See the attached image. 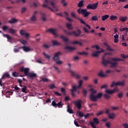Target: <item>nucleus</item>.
<instances>
[{
    "label": "nucleus",
    "instance_id": "f257e3e1",
    "mask_svg": "<svg viewBox=\"0 0 128 128\" xmlns=\"http://www.w3.org/2000/svg\"><path fill=\"white\" fill-rule=\"evenodd\" d=\"M110 53L106 52L104 54V55L102 56V64L106 66L108 64H110V68H116L118 64V62H120L122 60L118 58H111L110 60H106V56L110 55Z\"/></svg>",
    "mask_w": 128,
    "mask_h": 128
},
{
    "label": "nucleus",
    "instance_id": "f03ea898",
    "mask_svg": "<svg viewBox=\"0 0 128 128\" xmlns=\"http://www.w3.org/2000/svg\"><path fill=\"white\" fill-rule=\"evenodd\" d=\"M43 8H48L52 12H58V6L54 2L50 0H45L44 1V4L42 5Z\"/></svg>",
    "mask_w": 128,
    "mask_h": 128
},
{
    "label": "nucleus",
    "instance_id": "7ed1b4c3",
    "mask_svg": "<svg viewBox=\"0 0 128 128\" xmlns=\"http://www.w3.org/2000/svg\"><path fill=\"white\" fill-rule=\"evenodd\" d=\"M69 72H70L71 76L74 78H76V80H80L82 78L84 80H89L88 76H82V75L80 74V72L76 70H70Z\"/></svg>",
    "mask_w": 128,
    "mask_h": 128
},
{
    "label": "nucleus",
    "instance_id": "20e7f679",
    "mask_svg": "<svg viewBox=\"0 0 128 128\" xmlns=\"http://www.w3.org/2000/svg\"><path fill=\"white\" fill-rule=\"evenodd\" d=\"M114 86H126V82H112V84L110 85L111 88H113Z\"/></svg>",
    "mask_w": 128,
    "mask_h": 128
},
{
    "label": "nucleus",
    "instance_id": "39448f33",
    "mask_svg": "<svg viewBox=\"0 0 128 128\" xmlns=\"http://www.w3.org/2000/svg\"><path fill=\"white\" fill-rule=\"evenodd\" d=\"M98 6V2L93 4H89L86 6V8L87 10H96Z\"/></svg>",
    "mask_w": 128,
    "mask_h": 128
},
{
    "label": "nucleus",
    "instance_id": "423d86ee",
    "mask_svg": "<svg viewBox=\"0 0 128 128\" xmlns=\"http://www.w3.org/2000/svg\"><path fill=\"white\" fill-rule=\"evenodd\" d=\"M20 70L21 72H24L25 76H28V74H30L28 73L30 72V68H24V66L20 68Z\"/></svg>",
    "mask_w": 128,
    "mask_h": 128
},
{
    "label": "nucleus",
    "instance_id": "0eeeda50",
    "mask_svg": "<svg viewBox=\"0 0 128 128\" xmlns=\"http://www.w3.org/2000/svg\"><path fill=\"white\" fill-rule=\"evenodd\" d=\"M119 90L118 88L117 87H116L112 90L108 89L106 90V92L108 94H114V92H118Z\"/></svg>",
    "mask_w": 128,
    "mask_h": 128
},
{
    "label": "nucleus",
    "instance_id": "6e6552de",
    "mask_svg": "<svg viewBox=\"0 0 128 128\" xmlns=\"http://www.w3.org/2000/svg\"><path fill=\"white\" fill-rule=\"evenodd\" d=\"M82 34V31L80 29H78L76 31H72V35L76 38L80 36Z\"/></svg>",
    "mask_w": 128,
    "mask_h": 128
},
{
    "label": "nucleus",
    "instance_id": "1a4fd4ad",
    "mask_svg": "<svg viewBox=\"0 0 128 128\" xmlns=\"http://www.w3.org/2000/svg\"><path fill=\"white\" fill-rule=\"evenodd\" d=\"M74 104L75 106L78 110L82 108V100H79L78 101L74 102Z\"/></svg>",
    "mask_w": 128,
    "mask_h": 128
},
{
    "label": "nucleus",
    "instance_id": "9d476101",
    "mask_svg": "<svg viewBox=\"0 0 128 128\" xmlns=\"http://www.w3.org/2000/svg\"><path fill=\"white\" fill-rule=\"evenodd\" d=\"M52 106L54 108H56V106H58V108H62V102H58V104L56 102L55 100H53L52 102Z\"/></svg>",
    "mask_w": 128,
    "mask_h": 128
},
{
    "label": "nucleus",
    "instance_id": "9b49d317",
    "mask_svg": "<svg viewBox=\"0 0 128 128\" xmlns=\"http://www.w3.org/2000/svg\"><path fill=\"white\" fill-rule=\"evenodd\" d=\"M12 77H10V73L8 72H6L4 74L1 78H0V80H6V78H10Z\"/></svg>",
    "mask_w": 128,
    "mask_h": 128
},
{
    "label": "nucleus",
    "instance_id": "f8f14e48",
    "mask_svg": "<svg viewBox=\"0 0 128 128\" xmlns=\"http://www.w3.org/2000/svg\"><path fill=\"white\" fill-rule=\"evenodd\" d=\"M38 12L36 11L34 12L32 16L30 18V20L31 22H36L38 18H36V14Z\"/></svg>",
    "mask_w": 128,
    "mask_h": 128
},
{
    "label": "nucleus",
    "instance_id": "ddd939ff",
    "mask_svg": "<svg viewBox=\"0 0 128 128\" xmlns=\"http://www.w3.org/2000/svg\"><path fill=\"white\" fill-rule=\"evenodd\" d=\"M82 14L84 16V18H86L90 14V12H88L86 9H84V10H82Z\"/></svg>",
    "mask_w": 128,
    "mask_h": 128
},
{
    "label": "nucleus",
    "instance_id": "4468645a",
    "mask_svg": "<svg viewBox=\"0 0 128 128\" xmlns=\"http://www.w3.org/2000/svg\"><path fill=\"white\" fill-rule=\"evenodd\" d=\"M28 76L30 80H34V78H36L38 76V75L36 73L30 72L28 74Z\"/></svg>",
    "mask_w": 128,
    "mask_h": 128
},
{
    "label": "nucleus",
    "instance_id": "2eb2a0df",
    "mask_svg": "<svg viewBox=\"0 0 128 128\" xmlns=\"http://www.w3.org/2000/svg\"><path fill=\"white\" fill-rule=\"evenodd\" d=\"M20 34H21V36H24L26 38H28V36H30V34L26 32V31L24 30H20Z\"/></svg>",
    "mask_w": 128,
    "mask_h": 128
},
{
    "label": "nucleus",
    "instance_id": "dca6fc26",
    "mask_svg": "<svg viewBox=\"0 0 128 128\" xmlns=\"http://www.w3.org/2000/svg\"><path fill=\"white\" fill-rule=\"evenodd\" d=\"M104 50L101 49L100 51H96L94 52V53L92 54V56H98L100 55V52H104Z\"/></svg>",
    "mask_w": 128,
    "mask_h": 128
},
{
    "label": "nucleus",
    "instance_id": "f3484780",
    "mask_svg": "<svg viewBox=\"0 0 128 128\" xmlns=\"http://www.w3.org/2000/svg\"><path fill=\"white\" fill-rule=\"evenodd\" d=\"M46 32H51V34H52L54 36H56V30L52 29V28H50L46 30Z\"/></svg>",
    "mask_w": 128,
    "mask_h": 128
},
{
    "label": "nucleus",
    "instance_id": "a211bd4d",
    "mask_svg": "<svg viewBox=\"0 0 128 128\" xmlns=\"http://www.w3.org/2000/svg\"><path fill=\"white\" fill-rule=\"evenodd\" d=\"M60 54H62V52H58L56 53L53 58V60H58V58H59L60 56Z\"/></svg>",
    "mask_w": 128,
    "mask_h": 128
},
{
    "label": "nucleus",
    "instance_id": "6ab92c4d",
    "mask_svg": "<svg viewBox=\"0 0 128 128\" xmlns=\"http://www.w3.org/2000/svg\"><path fill=\"white\" fill-rule=\"evenodd\" d=\"M18 48L23 50H24V52H30V48L26 46L19 47Z\"/></svg>",
    "mask_w": 128,
    "mask_h": 128
},
{
    "label": "nucleus",
    "instance_id": "aec40b11",
    "mask_svg": "<svg viewBox=\"0 0 128 128\" xmlns=\"http://www.w3.org/2000/svg\"><path fill=\"white\" fill-rule=\"evenodd\" d=\"M76 48L74 47L70 46H66L64 47V50H67L68 52H72Z\"/></svg>",
    "mask_w": 128,
    "mask_h": 128
},
{
    "label": "nucleus",
    "instance_id": "412c9836",
    "mask_svg": "<svg viewBox=\"0 0 128 128\" xmlns=\"http://www.w3.org/2000/svg\"><path fill=\"white\" fill-rule=\"evenodd\" d=\"M40 14L42 20H43V22H46V14L42 12H40Z\"/></svg>",
    "mask_w": 128,
    "mask_h": 128
},
{
    "label": "nucleus",
    "instance_id": "4be33fe9",
    "mask_svg": "<svg viewBox=\"0 0 128 128\" xmlns=\"http://www.w3.org/2000/svg\"><path fill=\"white\" fill-rule=\"evenodd\" d=\"M90 100L92 102H96L98 100V98L96 97V96L90 94Z\"/></svg>",
    "mask_w": 128,
    "mask_h": 128
},
{
    "label": "nucleus",
    "instance_id": "5701e85b",
    "mask_svg": "<svg viewBox=\"0 0 128 128\" xmlns=\"http://www.w3.org/2000/svg\"><path fill=\"white\" fill-rule=\"evenodd\" d=\"M98 76L100 78H106L107 76L106 74H104L102 70L98 73Z\"/></svg>",
    "mask_w": 128,
    "mask_h": 128
},
{
    "label": "nucleus",
    "instance_id": "b1692460",
    "mask_svg": "<svg viewBox=\"0 0 128 128\" xmlns=\"http://www.w3.org/2000/svg\"><path fill=\"white\" fill-rule=\"evenodd\" d=\"M8 32L11 34H14L16 32V30L12 28H8Z\"/></svg>",
    "mask_w": 128,
    "mask_h": 128
},
{
    "label": "nucleus",
    "instance_id": "393cba45",
    "mask_svg": "<svg viewBox=\"0 0 128 128\" xmlns=\"http://www.w3.org/2000/svg\"><path fill=\"white\" fill-rule=\"evenodd\" d=\"M126 20H128V17L126 16H121L119 18V20L120 22H124Z\"/></svg>",
    "mask_w": 128,
    "mask_h": 128
},
{
    "label": "nucleus",
    "instance_id": "a878e982",
    "mask_svg": "<svg viewBox=\"0 0 128 128\" xmlns=\"http://www.w3.org/2000/svg\"><path fill=\"white\" fill-rule=\"evenodd\" d=\"M67 112L69 114H74V111H72V109L70 108V104H68Z\"/></svg>",
    "mask_w": 128,
    "mask_h": 128
},
{
    "label": "nucleus",
    "instance_id": "bb28decb",
    "mask_svg": "<svg viewBox=\"0 0 128 128\" xmlns=\"http://www.w3.org/2000/svg\"><path fill=\"white\" fill-rule=\"evenodd\" d=\"M8 22L9 24H16V22H18V20L16 19V18H12L8 21Z\"/></svg>",
    "mask_w": 128,
    "mask_h": 128
},
{
    "label": "nucleus",
    "instance_id": "cd10ccee",
    "mask_svg": "<svg viewBox=\"0 0 128 128\" xmlns=\"http://www.w3.org/2000/svg\"><path fill=\"white\" fill-rule=\"evenodd\" d=\"M60 38H62V40H63L64 42H68V38H66L64 36L62 35L60 36Z\"/></svg>",
    "mask_w": 128,
    "mask_h": 128
},
{
    "label": "nucleus",
    "instance_id": "c85d7f7f",
    "mask_svg": "<svg viewBox=\"0 0 128 128\" xmlns=\"http://www.w3.org/2000/svg\"><path fill=\"white\" fill-rule=\"evenodd\" d=\"M66 26L68 30H72V25L71 24L66 23Z\"/></svg>",
    "mask_w": 128,
    "mask_h": 128
},
{
    "label": "nucleus",
    "instance_id": "c756f323",
    "mask_svg": "<svg viewBox=\"0 0 128 128\" xmlns=\"http://www.w3.org/2000/svg\"><path fill=\"white\" fill-rule=\"evenodd\" d=\"M90 20H92V22H96V20H98V16H94L92 17Z\"/></svg>",
    "mask_w": 128,
    "mask_h": 128
},
{
    "label": "nucleus",
    "instance_id": "7c9ffc66",
    "mask_svg": "<svg viewBox=\"0 0 128 128\" xmlns=\"http://www.w3.org/2000/svg\"><path fill=\"white\" fill-rule=\"evenodd\" d=\"M3 36H4V38H6L8 40H12V37H10L8 34H3Z\"/></svg>",
    "mask_w": 128,
    "mask_h": 128
},
{
    "label": "nucleus",
    "instance_id": "2f4dec72",
    "mask_svg": "<svg viewBox=\"0 0 128 128\" xmlns=\"http://www.w3.org/2000/svg\"><path fill=\"white\" fill-rule=\"evenodd\" d=\"M93 124H100V121L98 118H93Z\"/></svg>",
    "mask_w": 128,
    "mask_h": 128
},
{
    "label": "nucleus",
    "instance_id": "473e14b6",
    "mask_svg": "<svg viewBox=\"0 0 128 128\" xmlns=\"http://www.w3.org/2000/svg\"><path fill=\"white\" fill-rule=\"evenodd\" d=\"M52 44L53 46H60V44H62L60 43H58L56 40L52 41Z\"/></svg>",
    "mask_w": 128,
    "mask_h": 128
},
{
    "label": "nucleus",
    "instance_id": "72a5a7b5",
    "mask_svg": "<svg viewBox=\"0 0 128 128\" xmlns=\"http://www.w3.org/2000/svg\"><path fill=\"white\" fill-rule=\"evenodd\" d=\"M78 20H80V24H84L85 26H86V24H87L86 22L84 20H82V19L80 18H78Z\"/></svg>",
    "mask_w": 128,
    "mask_h": 128
},
{
    "label": "nucleus",
    "instance_id": "f704fd0d",
    "mask_svg": "<svg viewBox=\"0 0 128 128\" xmlns=\"http://www.w3.org/2000/svg\"><path fill=\"white\" fill-rule=\"evenodd\" d=\"M102 20L104 22V20H108V18H110V16L106 14V15L102 16Z\"/></svg>",
    "mask_w": 128,
    "mask_h": 128
},
{
    "label": "nucleus",
    "instance_id": "c9c22d12",
    "mask_svg": "<svg viewBox=\"0 0 128 128\" xmlns=\"http://www.w3.org/2000/svg\"><path fill=\"white\" fill-rule=\"evenodd\" d=\"M110 20H118V16L112 15L110 16Z\"/></svg>",
    "mask_w": 128,
    "mask_h": 128
},
{
    "label": "nucleus",
    "instance_id": "e433bc0d",
    "mask_svg": "<svg viewBox=\"0 0 128 128\" xmlns=\"http://www.w3.org/2000/svg\"><path fill=\"white\" fill-rule=\"evenodd\" d=\"M108 118L110 120H112V118H114V113H110L108 114Z\"/></svg>",
    "mask_w": 128,
    "mask_h": 128
},
{
    "label": "nucleus",
    "instance_id": "4c0bfd02",
    "mask_svg": "<svg viewBox=\"0 0 128 128\" xmlns=\"http://www.w3.org/2000/svg\"><path fill=\"white\" fill-rule=\"evenodd\" d=\"M78 8H82V6H84V0L80 1L78 4Z\"/></svg>",
    "mask_w": 128,
    "mask_h": 128
},
{
    "label": "nucleus",
    "instance_id": "58836bf2",
    "mask_svg": "<svg viewBox=\"0 0 128 128\" xmlns=\"http://www.w3.org/2000/svg\"><path fill=\"white\" fill-rule=\"evenodd\" d=\"M78 84H79V86H76V90L78 88H82V80H80L78 82Z\"/></svg>",
    "mask_w": 128,
    "mask_h": 128
},
{
    "label": "nucleus",
    "instance_id": "ea45409f",
    "mask_svg": "<svg viewBox=\"0 0 128 128\" xmlns=\"http://www.w3.org/2000/svg\"><path fill=\"white\" fill-rule=\"evenodd\" d=\"M70 92H76V86L73 85L72 86V89H70Z\"/></svg>",
    "mask_w": 128,
    "mask_h": 128
},
{
    "label": "nucleus",
    "instance_id": "a19ab883",
    "mask_svg": "<svg viewBox=\"0 0 128 128\" xmlns=\"http://www.w3.org/2000/svg\"><path fill=\"white\" fill-rule=\"evenodd\" d=\"M60 2L63 6H66L68 4L66 2V0H62L60 1Z\"/></svg>",
    "mask_w": 128,
    "mask_h": 128
},
{
    "label": "nucleus",
    "instance_id": "79ce46f5",
    "mask_svg": "<svg viewBox=\"0 0 128 128\" xmlns=\"http://www.w3.org/2000/svg\"><path fill=\"white\" fill-rule=\"evenodd\" d=\"M48 88H49L50 90H52L54 88H56V86L54 84H51L48 86Z\"/></svg>",
    "mask_w": 128,
    "mask_h": 128
},
{
    "label": "nucleus",
    "instance_id": "37998d69",
    "mask_svg": "<svg viewBox=\"0 0 128 128\" xmlns=\"http://www.w3.org/2000/svg\"><path fill=\"white\" fill-rule=\"evenodd\" d=\"M78 54H80V56H82V54H85V56H88V53L86 52H77Z\"/></svg>",
    "mask_w": 128,
    "mask_h": 128
},
{
    "label": "nucleus",
    "instance_id": "c03bdc74",
    "mask_svg": "<svg viewBox=\"0 0 128 128\" xmlns=\"http://www.w3.org/2000/svg\"><path fill=\"white\" fill-rule=\"evenodd\" d=\"M64 32L65 34H67V36H72V32H68V31H66V30H64Z\"/></svg>",
    "mask_w": 128,
    "mask_h": 128
},
{
    "label": "nucleus",
    "instance_id": "a18cd8bd",
    "mask_svg": "<svg viewBox=\"0 0 128 128\" xmlns=\"http://www.w3.org/2000/svg\"><path fill=\"white\" fill-rule=\"evenodd\" d=\"M43 54L45 56L46 58H48V60H50V56L46 54V52H44Z\"/></svg>",
    "mask_w": 128,
    "mask_h": 128
},
{
    "label": "nucleus",
    "instance_id": "49530a36",
    "mask_svg": "<svg viewBox=\"0 0 128 128\" xmlns=\"http://www.w3.org/2000/svg\"><path fill=\"white\" fill-rule=\"evenodd\" d=\"M12 76L15 78H16V76H18V73L16 72H13L12 73Z\"/></svg>",
    "mask_w": 128,
    "mask_h": 128
},
{
    "label": "nucleus",
    "instance_id": "de8ad7c7",
    "mask_svg": "<svg viewBox=\"0 0 128 128\" xmlns=\"http://www.w3.org/2000/svg\"><path fill=\"white\" fill-rule=\"evenodd\" d=\"M77 114H78L79 116H80V118H82L84 116V113H82V112H80V111H78L77 112Z\"/></svg>",
    "mask_w": 128,
    "mask_h": 128
},
{
    "label": "nucleus",
    "instance_id": "09e8293b",
    "mask_svg": "<svg viewBox=\"0 0 128 128\" xmlns=\"http://www.w3.org/2000/svg\"><path fill=\"white\" fill-rule=\"evenodd\" d=\"M104 97L106 99V100H108V98H110V95H108V94H104Z\"/></svg>",
    "mask_w": 128,
    "mask_h": 128
},
{
    "label": "nucleus",
    "instance_id": "8fccbe9b",
    "mask_svg": "<svg viewBox=\"0 0 128 128\" xmlns=\"http://www.w3.org/2000/svg\"><path fill=\"white\" fill-rule=\"evenodd\" d=\"M34 6H35L36 8V6H40V2H34L33 4Z\"/></svg>",
    "mask_w": 128,
    "mask_h": 128
},
{
    "label": "nucleus",
    "instance_id": "3c124183",
    "mask_svg": "<svg viewBox=\"0 0 128 128\" xmlns=\"http://www.w3.org/2000/svg\"><path fill=\"white\" fill-rule=\"evenodd\" d=\"M96 96L97 98H100L102 96V93H98Z\"/></svg>",
    "mask_w": 128,
    "mask_h": 128
},
{
    "label": "nucleus",
    "instance_id": "603ef678",
    "mask_svg": "<svg viewBox=\"0 0 128 128\" xmlns=\"http://www.w3.org/2000/svg\"><path fill=\"white\" fill-rule=\"evenodd\" d=\"M96 94V90H94V89H92L91 90V94H90L94 95V94Z\"/></svg>",
    "mask_w": 128,
    "mask_h": 128
},
{
    "label": "nucleus",
    "instance_id": "864d4df0",
    "mask_svg": "<svg viewBox=\"0 0 128 128\" xmlns=\"http://www.w3.org/2000/svg\"><path fill=\"white\" fill-rule=\"evenodd\" d=\"M22 92H25V94H26V86H24L22 88Z\"/></svg>",
    "mask_w": 128,
    "mask_h": 128
},
{
    "label": "nucleus",
    "instance_id": "5fc2aeb1",
    "mask_svg": "<svg viewBox=\"0 0 128 128\" xmlns=\"http://www.w3.org/2000/svg\"><path fill=\"white\" fill-rule=\"evenodd\" d=\"M106 50H109V52H114V49L112 48L110 46H108Z\"/></svg>",
    "mask_w": 128,
    "mask_h": 128
},
{
    "label": "nucleus",
    "instance_id": "6e6d98bb",
    "mask_svg": "<svg viewBox=\"0 0 128 128\" xmlns=\"http://www.w3.org/2000/svg\"><path fill=\"white\" fill-rule=\"evenodd\" d=\"M20 42H21L22 44H26L28 43V42H26V40H21L20 41Z\"/></svg>",
    "mask_w": 128,
    "mask_h": 128
},
{
    "label": "nucleus",
    "instance_id": "4d7b16f0",
    "mask_svg": "<svg viewBox=\"0 0 128 128\" xmlns=\"http://www.w3.org/2000/svg\"><path fill=\"white\" fill-rule=\"evenodd\" d=\"M84 9H78L77 12L78 14H82V10H84Z\"/></svg>",
    "mask_w": 128,
    "mask_h": 128
},
{
    "label": "nucleus",
    "instance_id": "13d9d810",
    "mask_svg": "<svg viewBox=\"0 0 128 128\" xmlns=\"http://www.w3.org/2000/svg\"><path fill=\"white\" fill-rule=\"evenodd\" d=\"M90 124L91 125V126H92V128H96V125H94V122H90Z\"/></svg>",
    "mask_w": 128,
    "mask_h": 128
},
{
    "label": "nucleus",
    "instance_id": "bf43d9fd",
    "mask_svg": "<svg viewBox=\"0 0 128 128\" xmlns=\"http://www.w3.org/2000/svg\"><path fill=\"white\" fill-rule=\"evenodd\" d=\"M3 30L6 31V30H8V26H4L2 28Z\"/></svg>",
    "mask_w": 128,
    "mask_h": 128
},
{
    "label": "nucleus",
    "instance_id": "052dcab7",
    "mask_svg": "<svg viewBox=\"0 0 128 128\" xmlns=\"http://www.w3.org/2000/svg\"><path fill=\"white\" fill-rule=\"evenodd\" d=\"M83 94L85 96H86V94H88V91L86 90H82Z\"/></svg>",
    "mask_w": 128,
    "mask_h": 128
},
{
    "label": "nucleus",
    "instance_id": "680f3d73",
    "mask_svg": "<svg viewBox=\"0 0 128 128\" xmlns=\"http://www.w3.org/2000/svg\"><path fill=\"white\" fill-rule=\"evenodd\" d=\"M83 30H84V32H86L87 34L90 33V31L86 29V27L83 28Z\"/></svg>",
    "mask_w": 128,
    "mask_h": 128
},
{
    "label": "nucleus",
    "instance_id": "e2e57ef3",
    "mask_svg": "<svg viewBox=\"0 0 128 128\" xmlns=\"http://www.w3.org/2000/svg\"><path fill=\"white\" fill-rule=\"evenodd\" d=\"M16 92H20V90L18 87L17 86H15L14 88Z\"/></svg>",
    "mask_w": 128,
    "mask_h": 128
},
{
    "label": "nucleus",
    "instance_id": "0e129e2a",
    "mask_svg": "<svg viewBox=\"0 0 128 128\" xmlns=\"http://www.w3.org/2000/svg\"><path fill=\"white\" fill-rule=\"evenodd\" d=\"M56 64H62V61L58 60V61H56Z\"/></svg>",
    "mask_w": 128,
    "mask_h": 128
},
{
    "label": "nucleus",
    "instance_id": "69168bd1",
    "mask_svg": "<svg viewBox=\"0 0 128 128\" xmlns=\"http://www.w3.org/2000/svg\"><path fill=\"white\" fill-rule=\"evenodd\" d=\"M14 52H20V49L18 48H14Z\"/></svg>",
    "mask_w": 128,
    "mask_h": 128
},
{
    "label": "nucleus",
    "instance_id": "338daca9",
    "mask_svg": "<svg viewBox=\"0 0 128 128\" xmlns=\"http://www.w3.org/2000/svg\"><path fill=\"white\" fill-rule=\"evenodd\" d=\"M41 80H48V78H46V77H40Z\"/></svg>",
    "mask_w": 128,
    "mask_h": 128
},
{
    "label": "nucleus",
    "instance_id": "774afa93",
    "mask_svg": "<svg viewBox=\"0 0 128 128\" xmlns=\"http://www.w3.org/2000/svg\"><path fill=\"white\" fill-rule=\"evenodd\" d=\"M124 128H128V124L127 123H124L122 124Z\"/></svg>",
    "mask_w": 128,
    "mask_h": 128
}]
</instances>
